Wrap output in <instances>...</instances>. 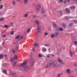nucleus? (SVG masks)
I'll list each match as a JSON object with an SVG mask.
<instances>
[{
    "label": "nucleus",
    "instance_id": "nucleus-8",
    "mask_svg": "<svg viewBox=\"0 0 77 77\" xmlns=\"http://www.w3.org/2000/svg\"><path fill=\"white\" fill-rule=\"evenodd\" d=\"M13 59L14 60H17L18 59V57L17 55H15L13 57Z\"/></svg>",
    "mask_w": 77,
    "mask_h": 77
},
{
    "label": "nucleus",
    "instance_id": "nucleus-38",
    "mask_svg": "<svg viewBox=\"0 0 77 77\" xmlns=\"http://www.w3.org/2000/svg\"><path fill=\"white\" fill-rule=\"evenodd\" d=\"M19 48V46L18 45L17 46L16 48H15V49L16 50H18Z\"/></svg>",
    "mask_w": 77,
    "mask_h": 77
},
{
    "label": "nucleus",
    "instance_id": "nucleus-25",
    "mask_svg": "<svg viewBox=\"0 0 77 77\" xmlns=\"http://www.w3.org/2000/svg\"><path fill=\"white\" fill-rule=\"evenodd\" d=\"M16 63H17L16 62V61H15L14 63L13 64V66H15Z\"/></svg>",
    "mask_w": 77,
    "mask_h": 77
},
{
    "label": "nucleus",
    "instance_id": "nucleus-7",
    "mask_svg": "<svg viewBox=\"0 0 77 77\" xmlns=\"http://www.w3.org/2000/svg\"><path fill=\"white\" fill-rule=\"evenodd\" d=\"M40 29H41V26H37V28L38 33H39V32L41 31V30H40Z\"/></svg>",
    "mask_w": 77,
    "mask_h": 77
},
{
    "label": "nucleus",
    "instance_id": "nucleus-42",
    "mask_svg": "<svg viewBox=\"0 0 77 77\" xmlns=\"http://www.w3.org/2000/svg\"><path fill=\"white\" fill-rule=\"evenodd\" d=\"M74 43L75 45H77V42L76 41H74Z\"/></svg>",
    "mask_w": 77,
    "mask_h": 77
},
{
    "label": "nucleus",
    "instance_id": "nucleus-24",
    "mask_svg": "<svg viewBox=\"0 0 77 77\" xmlns=\"http://www.w3.org/2000/svg\"><path fill=\"white\" fill-rule=\"evenodd\" d=\"M14 33V31H11L10 32V34L11 35H13Z\"/></svg>",
    "mask_w": 77,
    "mask_h": 77
},
{
    "label": "nucleus",
    "instance_id": "nucleus-58",
    "mask_svg": "<svg viewBox=\"0 0 77 77\" xmlns=\"http://www.w3.org/2000/svg\"><path fill=\"white\" fill-rule=\"evenodd\" d=\"M32 51L34 52L35 51V48H33V49H32Z\"/></svg>",
    "mask_w": 77,
    "mask_h": 77
},
{
    "label": "nucleus",
    "instance_id": "nucleus-30",
    "mask_svg": "<svg viewBox=\"0 0 77 77\" xmlns=\"http://www.w3.org/2000/svg\"><path fill=\"white\" fill-rule=\"evenodd\" d=\"M62 26L63 27V28H64L65 29L66 28V26L65 25V24H63Z\"/></svg>",
    "mask_w": 77,
    "mask_h": 77
},
{
    "label": "nucleus",
    "instance_id": "nucleus-61",
    "mask_svg": "<svg viewBox=\"0 0 77 77\" xmlns=\"http://www.w3.org/2000/svg\"><path fill=\"white\" fill-rule=\"evenodd\" d=\"M33 60V58H31V60H32H32Z\"/></svg>",
    "mask_w": 77,
    "mask_h": 77
},
{
    "label": "nucleus",
    "instance_id": "nucleus-35",
    "mask_svg": "<svg viewBox=\"0 0 77 77\" xmlns=\"http://www.w3.org/2000/svg\"><path fill=\"white\" fill-rule=\"evenodd\" d=\"M37 7H38L37 6H36L35 8V10L36 11H40V9H38V8H37Z\"/></svg>",
    "mask_w": 77,
    "mask_h": 77
},
{
    "label": "nucleus",
    "instance_id": "nucleus-59",
    "mask_svg": "<svg viewBox=\"0 0 77 77\" xmlns=\"http://www.w3.org/2000/svg\"><path fill=\"white\" fill-rule=\"evenodd\" d=\"M52 56L53 57H54V54H52Z\"/></svg>",
    "mask_w": 77,
    "mask_h": 77
},
{
    "label": "nucleus",
    "instance_id": "nucleus-36",
    "mask_svg": "<svg viewBox=\"0 0 77 77\" xmlns=\"http://www.w3.org/2000/svg\"><path fill=\"white\" fill-rule=\"evenodd\" d=\"M14 58H11L10 59V60L11 61V62H14Z\"/></svg>",
    "mask_w": 77,
    "mask_h": 77
},
{
    "label": "nucleus",
    "instance_id": "nucleus-10",
    "mask_svg": "<svg viewBox=\"0 0 77 77\" xmlns=\"http://www.w3.org/2000/svg\"><path fill=\"white\" fill-rule=\"evenodd\" d=\"M55 35L56 36H59V32L58 31H56L55 32Z\"/></svg>",
    "mask_w": 77,
    "mask_h": 77
},
{
    "label": "nucleus",
    "instance_id": "nucleus-54",
    "mask_svg": "<svg viewBox=\"0 0 77 77\" xmlns=\"http://www.w3.org/2000/svg\"><path fill=\"white\" fill-rule=\"evenodd\" d=\"M60 13L62 15V11H60Z\"/></svg>",
    "mask_w": 77,
    "mask_h": 77
},
{
    "label": "nucleus",
    "instance_id": "nucleus-12",
    "mask_svg": "<svg viewBox=\"0 0 77 77\" xmlns=\"http://www.w3.org/2000/svg\"><path fill=\"white\" fill-rule=\"evenodd\" d=\"M3 57H4V55H3V54H0V59H3Z\"/></svg>",
    "mask_w": 77,
    "mask_h": 77
},
{
    "label": "nucleus",
    "instance_id": "nucleus-20",
    "mask_svg": "<svg viewBox=\"0 0 77 77\" xmlns=\"http://www.w3.org/2000/svg\"><path fill=\"white\" fill-rule=\"evenodd\" d=\"M69 54H70V56H71V57H72V52L71 51H69Z\"/></svg>",
    "mask_w": 77,
    "mask_h": 77
},
{
    "label": "nucleus",
    "instance_id": "nucleus-63",
    "mask_svg": "<svg viewBox=\"0 0 77 77\" xmlns=\"http://www.w3.org/2000/svg\"><path fill=\"white\" fill-rule=\"evenodd\" d=\"M13 23H11V24H13Z\"/></svg>",
    "mask_w": 77,
    "mask_h": 77
},
{
    "label": "nucleus",
    "instance_id": "nucleus-43",
    "mask_svg": "<svg viewBox=\"0 0 77 77\" xmlns=\"http://www.w3.org/2000/svg\"><path fill=\"white\" fill-rule=\"evenodd\" d=\"M27 15H28V14H26L24 15V17H27Z\"/></svg>",
    "mask_w": 77,
    "mask_h": 77
},
{
    "label": "nucleus",
    "instance_id": "nucleus-14",
    "mask_svg": "<svg viewBox=\"0 0 77 77\" xmlns=\"http://www.w3.org/2000/svg\"><path fill=\"white\" fill-rule=\"evenodd\" d=\"M69 71H70V69H69V68H68V69H67L66 71L67 73H70V72H69Z\"/></svg>",
    "mask_w": 77,
    "mask_h": 77
},
{
    "label": "nucleus",
    "instance_id": "nucleus-28",
    "mask_svg": "<svg viewBox=\"0 0 77 77\" xmlns=\"http://www.w3.org/2000/svg\"><path fill=\"white\" fill-rule=\"evenodd\" d=\"M12 52L14 54H15V50L14 49L12 50Z\"/></svg>",
    "mask_w": 77,
    "mask_h": 77
},
{
    "label": "nucleus",
    "instance_id": "nucleus-56",
    "mask_svg": "<svg viewBox=\"0 0 77 77\" xmlns=\"http://www.w3.org/2000/svg\"><path fill=\"white\" fill-rule=\"evenodd\" d=\"M39 11H36V13H38V12H39Z\"/></svg>",
    "mask_w": 77,
    "mask_h": 77
},
{
    "label": "nucleus",
    "instance_id": "nucleus-5",
    "mask_svg": "<svg viewBox=\"0 0 77 77\" xmlns=\"http://www.w3.org/2000/svg\"><path fill=\"white\" fill-rule=\"evenodd\" d=\"M53 66L54 67H59V66H60V64L58 63H54L53 65Z\"/></svg>",
    "mask_w": 77,
    "mask_h": 77
},
{
    "label": "nucleus",
    "instance_id": "nucleus-17",
    "mask_svg": "<svg viewBox=\"0 0 77 77\" xmlns=\"http://www.w3.org/2000/svg\"><path fill=\"white\" fill-rule=\"evenodd\" d=\"M50 45V43H49L48 44H45V46H46V47H47V46H49V45Z\"/></svg>",
    "mask_w": 77,
    "mask_h": 77
},
{
    "label": "nucleus",
    "instance_id": "nucleus-33",
    "mask_svg": "<svg viewBox=\"0 0 77 77\" xmlns=\"http://www.w3.org/2000/svg\"><path fill=\"white\" fill-rule=\"evenodd\" d=\"M12 75H13V76H15L14 77H17V75H16V74L14 73H13L12 74Z\"/></svg>",
    "mask_w": 77,
    "mask_h": 77
},
{
    "label": "nucleus",
    "instance_id": "nucleus-4",
    "mask_svg": "<svg viewBox=\"0 0 77 77\" xmlns=\"http://www.w3.org/2000/svg\"><path fill=\"white\" fill-rule=\"evenodd\" d=\"M57 60L59 62V63H61V64H65V63L62 62V60H61V59H60V58H58L57 59Z\"/></svg>",
    "mask_w": 77,
    "mask_h": 77
},
{
    "label": "nucleus",
    "instance_id": "nucleus-16",
    "mask_svg": "<svg viewBox=\"0 0 77 77\" xmlns=\"http://www.w3.org/2000/svg\"><path fill=\"white\" fill-rule=\"evenodd\" d=\"M42 50L43 51V52H45L46 51H47V50L46 49V48H43L42 49Z\"/></svg>",
    "mask_w": 77,
    "mask_h": 77
},
{
    "label": "nucleus",
    "instance_id": "nucleus-11",
    "mask_svg": "<svg viewBox=\"0 0 77 77\" xmlns=\"http://www.w3.org/2000/svg\"><path fill=\"white\" fill-rule=\"evenodd\" d=\"M41 14H44V8H43L42 9L41 11Z\"/></svg>",
    "mask_w": 77,
    "mask_h": 77
},
{
    "label": "nucleus",
    "instance_id": "nucleus-31",
    "mask_svg": "<svg viewBox=\"0 0 77 77\" xmlns=\"http://www.w3.org/2000/svg\"><path fill=\"white\" fill-rule=\"evenodd\" d=\"M72 25H73V23H70L69 24V26L70 27H71V26H72Z\"/></svg>",
    "mask_w": 77,
    "mask_h": 77
},
{
    "label": "nucleus",
    "instance_id": "nucleus-3",
    "mask_svg": "<svg viewBox=\"0 0 77 77\" xmlns=\"http://www.w3.org/2000/svg\"><path fill=\"white\" fill-rule=\"evenodd\" d=\"M54 62H56V61H54L53 63H49L47 64L46 66H45V68H50L51 66V64H53Z\"/></svg>",
    "mask_w": 77,
    "mask_h": 77
},
{
    "label": "nucleus",
    "instance_id": "nucleus-15",
    "mask_svg": "<svg viewBox=\"0 0 77 77\" xmlns=\"http://www.w3.org/2000/svg\"><path fill=\"white\" fill-rule=\"evenodd\" d=\"M70 9H75V6H71L70 7Z\"/></svg>",
    "mask_w": 77,
    "mask_h": 77
},
{
    "label": "nucleus",
    "instance_id": "nucleus-29",
    "mask_svg": "<svg viewBox=\"0 0 77 77\" xmlns=\"http://www.w3.org/2000/svg\"><path fill=\"white\" fill-rule=\"evenodd\" d=\"M30 28H29L27 30V33H29V32H30Z\"/></svg>",
    "mask_w": 77,
    "mask_h": 77
},
{
    "label": "nucleus",
    "instance_id": "nucleus-46",
    "mask_svg": "<svg viewBox=\"0 0 77 77\" xmlns=\"http://www.w3.org/2000/svg\"><path fill=\"white\" fill-rule=\"evenodd\" d=\"M4 26L5 27H6V28H8V27H9L7 25H5Z\"/></svg>",
    "mask_w": 77,
    "mask_h": 77
},
{
    "label": "nucleus",
    "instance_id": "nucleus-48",
    "mask_svg": "<svg viewBox=\"0 0 77 77\" xmlns=\"http://www.w3.org/2000/svg\"><path fill=\"white\" fill-rule=\"evenodd\" d=\"M38 7H39V8H41V5H40V4L38 5Z\"/></svg>",
    "mask_w": 77,
    "mask_h": 77
},
{
    "label": "nucleus",
    "instance_id": "nucleus-60",
    "mask_svg": "<svg viewBox=\"0 0 77 77\" xmlns=\"http://www.w3.org/2000/svg\"><path fill=\"white\" fill-rule=\"evenodd\" d=\"M38 37H39V36L37 35V36L36 37V38H38Z\"/></svg>",
    "mask_w": 77,
    "mask_h": 77
},
{
    "label": "nucleus",
    "instance_id": "nucleus-13",
    "mask_svg": "<svg viewBox=\"0 0 77 77\" xmlns=\"http://www.w3.org/2000/svg\"><path fill=\"white\" fill-rule=\"evenodd\" d=\"M72 53L75 55L76 54H77V51H73Z\"/></svg>",
    "mask_w": 77,
    "mask_h": 77
},
{
    "label": "nucleus",
    "instance_id": "nucleus-23",
    "mask_svg": "<svg viewBox=\"0 0 77 77\" xmlns=\"http://www.w3.org/2000/svg\"><path fill=\"white\" fill-rule=\"evenodd\" d=\"M20 35H19L17 36L16 37V39H20Z\"/></svg>",
    "mask_w": 77,
    "mask_h": 77
},
{
    "label": "nucleus",
    "instance_id": "nucleus-47",
    "mask_svg": "<svg viewBox=\"0 0 77 77\" xmlns=\"http://www.w3.org/2000/svg\"><path fill=\"white\" fill-rule=\"evenodd\" d=\"M3 5H2L0 6V9H2L3 8Z\"/></svg>",
    "mask_w": 77,
    "mask_h": 77
},
{
    "label": "nucleus",
    "instance_id": "nucleus-52",
    "mask_svg": "<svg viewBox=\"0 0 77 77\" xmlns=\"http://www.w3.org/2000/svg\"><path fill=\"white\" fill-rule=\"evenodd\" d=\"M63 0H60V2H63Z\"/></svg>",
    "mask_w": 77,
    "mask_h": 77
},
{
    "label": "nucleus",
    "instance_id": "nucleus-45",
    "mask_svg": "<svg viewBox=\"0 0 77 77\" xmlns=\"http://www.w3.org/2000/svg\"><path fill=\"white\" fill-rule=\"evenodd\" d=\"M74 23H77V20H75L73 21Z\"/></svg>",
    "mask_w": 77,
    "mask_h": 77
},
{
    "label": "nucleus",
    "instance_id": "nucleus-37",
    "mask_svg": "<svg viewBox=\"0 0 77 77\" xmlns=\"http://www.w3.org/2000/svg\"><path fill=\"white\" fill-rule=\"evenodd\" d=\"M27 0H25L24 1V3H25V4H27Z\"/></svg>",
    "mask_w": 77,
    "mask_h": 77
},
{
    "label": "nucleus",
    "instance_id": "nucleus-53",
    "mask_svg": "<svg viewBox=\"0 0 77 77\" xmlns=\"http://www.w3.org/2000/svg\"><path fill=\"white\" fill-rule=\"evenodd\" d=\"M63 3L64 4H66V1H64L63 2Z\"/></svg>",
    "mask_w": 77,
    "mask_h": 77
},
{
    "label": "nucleus",
    "instance_id": "nucleus-51",
    "mask_svg": "<svg viewBox=\"0 0 77 77\" xmlns=\"http://www.w3.org/2000/svg\"><path fill=\"white\" fill-rule=\"evenodd\" d=\"M70 1H71V0H66V2H69Z\"/></svg>",
    "mask_w": 77,
    "mask_h": 77
},
{
    "label": "nucleus",
    "instance_id": "nucleus-26",
    "mask_svg": "<svg viewBox=\"0 0 77 77\" xmlns=\"http://www.w3.org/2000/svg\"><path fill=\"white\" fill-rule=\"evenodd\" d=\"M59 31H62V30H63V28H62L60 27L59 29Z\"/></svg>",
    "mask_w": 77,
    "mask_h": 77
},
{
    "label": "nucleus",
    "instance_id": "nucleus-44",
    "mask_svg": "<svg viewBox=\"0 0 77 77\" xmlns=\"http://www.w3.org/2000/svg\"><path fill=\"white\" fill-rule=\"evenodd\" d=\"M15 2L13 1V4L14 5H15Z\"/></svg>",
    "mask_w": 77,
    "mask_h": 77
},
{
    "label": "nucleus",
    "instance_id": "nucleus-55",
    "mask_svg": "<svg viewBox=\"0 0 77 77\" xmlns=\"http://www.w3.org/2000/svg\"><path fill=\"white\" fill-rule=\"evenodd\" d=\"M74 66H77V64H74Z\"/></svg>",
    "mask_w": 77,
    "mask_h": 77
},
{
    "label": "nucleus",
    "instance_id": "nucleus-62",
    "mask_svg": "<svg viewBox=\"0 0 77 77\" xmlns=\"http://www.w3.org/2000/svg\"><path fill=\"white\" fill-rule=\"evenodd\" d=\"M5 57H6V56H7V55H6V54L5 55Z\"/></svg>",
    "mask_w": 77,
    "mask_h": 77
},
{
    "label": "nucleus",
    "instance_id": "nucleus-1",
    "mask_svg": "<svg viewBox=\"0 0 77 77\" xmlns=\"http://www.w3.org/2000/svg\"><path fill=\"white\" fill-rule=\"evenodd\" d=\"M24 70L25 72H28L29 70H30V67L28 66H25L24 68Z\"/></svg>",
    "mask_w": 77,
    "mask_h": 77
},
{
    "label": "nucleus",
    "instance_id": "nucleus-57",
    "mask_svg": "<svg viewBox=\"0 0 77 77\" xmlns=\"http://www.w3.org/2000/svg\"><path fill=\"white\" fill-rule=\"evenodd\" d=\"M5 36H6V35H3V38L5 37Z\"/></svg>",
    "mask_w": 77,
    "mask_h": 77
},
{
    "label": "nucleus",
    "instance_id": "nucleus-22",
    "mask_svg": "<svg viewBox=\"0 0 77 77\" xmlns=\"http://www.w3.org/2000/svg\"><path fill=\"white\" fill-rule=\"evenodd\" d=\"M53 25L54 27H55V28H57V26H56V24L55 23H53Z\"/></svg>",
    "mask_w": 77,
    "mask_h": 77
},
{
    "label": "nucleus",
    "instance_id": "nucleus-64",
    "mask_svg": "<svg viewBox=\"0 0 77 77\" xmlns=\"http://www.w3.org/2000/svg\"><path fill=\"white\" fill-rule=\"evenodd\" d=\"M25 34H26L27 33V32H26L25 33Z\"/></svg>",
    "mask_w": 77,
    "mask_h": 77
},
{
    "label": "nucleus",
    "instance_id": "nucleus-39",
    "mask_svg": "<svg viewBox=\"0 0 77 77\" xmlns=\"http://www.w3.org/2000/svg\"><path fill=\"white\" fill-rule=\"evenodd\" d=\"M38 57L40 58H41V57H42V55H41V54H38Z\"/></svg>",
    "mask_w": 77,
    "mask_h": 77
},
{
    "label": "nucleus",
    "instance_id": "nucleus-34",
    "mask_svg": "<svg viewBox=\"0 0 77 77\" xmlns=\"http://www.w3.org/2000/svg\"><path fill=\"white\" fill-rule=\"evenodd\" d=\"M68 18H69V17H64V19H65V20H68Z\"/></svg>",
    "mask_w": 77,
    "mask_h": 77
},
{
    "label": "nucleus",
    "instance_id": "nucleus-27",
    "mask_svg": "<svg viewBox=\"0 0 77 77\" xmlns=\"http://www.w3.org/2000/svg\"><path fill=\"white\" fill-rule=\"evenodd\" d=\"M35 61H33L32 63V66L34 65V64H35Z\"/></svg>",
    "mask_w": 77,
    "mask_h": 77
},
{
    "label": "nucleus",
    "instance_id": "nucleus-32",
    "mask_svg": "<svg viewBox=\"0 0 77 77\" xmlns=\"http://www.w3.org/2000/svg\"><path fill=\"white\" fill-rule=\"evenodd\" d=\"M5 19L4 18L2 17L0 19V21H3Z\"/></svg>",
    "mask_w": 77,
    "mask_h": 77
},
{
    "label": "nucleus",
    "instance_id": "nucleus-19",
    "mask_svg": "<svg viewBox=\"0 0 77 77\" xmlns=\"http://www.w3.org/2000/svg\"><path fill=\"white\" fill-rule=\"evenodd\" d=\"M3 73H4L5 74H7V72H6V70L4 69L3 70Z\"/></svg>",
    "mask_w": 77,
    "mask_h": 77
},
{
    "label": "nucleus",
    "instance_id": "nucleus-49",
    "mask_svg": "<svg viewBox=\"0 0 77 77\" xmlns=\"http://www.w3.org/2000/svg\"><path fill=\"white\" fill-rule=\"evenodd\" d=\"M60 74L58 73V75H57V77H60Z\"/></svg>",
    "mask_w": 77,
    "mask_h": 77
},
{
    "label": "nucleus",
    "instance_id": "nucleus-41",
    "mask_svg": "<svg viewBox=\"0 0 77 77\" xmlns=\"http://www.w3.org/2000/svg\"><path fill=\"white\" fill-rule=\"evenodd\" d=\"M23 38L24 39V38H25V37H24V36H22L20 37V39H23Z\"/></svg>",
    "mask_w": 77,
    "mask_h": 77
},
{
    "label": "nucleus",
    "instance_id": "nucleus-40",
    "mask_svg": "<svg viewBox=\"0 0 77 77\" xmlns=\"http://www.w3.org/2000/svg\"><path fill=\"white\" fill-rule=\"evenodd\" d=\"M55 36V35H54V34H53L51 35V37L52 38H54V37Z\"/></svg>",
    "mask_w": 77,
    "mask_h": 77
},
{
    "label": "nucleus",
    "instance_id": "nucleus-18",
    "mask_svg": "<svg viewBox=\"0 0 77 77\" xmlns=\"http://www.w3.org/2000/svg\"><path fill=\"white\" fill-rule=\"evenodd\" d=\"M50 57V54H48L46 55L47 58H49Z\"/></svg>",
    "mask_w": 77,
    "mask_h": 77
},
{
    "label": "nucleus",
    "instance_id": "nucleus-6",
    "mask_svg": "<svg viewBox=\"0 0 77 77\" xmlns=\"http://www.w3.org/2000/svg\"><path fill=\"white\" fill-rule=\"evenodd\" d=\"M38 42V40L37 39H36L35 40V47H37L38 46V45H39V44L38 43H36L37 42Z\"/></svg>",
    "mask_w": 77,
    "mask_h": 77
},
{
    "label": "nucleus",
    "instance_id": "nucleus-50",
    "mask_svg": "<svg viewBox=\"0 0 77 77\" xmlns=\"http://www.w3.org/2000/svg\"><path fill=\"white\" fill-rule=\"evenodd\" d=\"M45 35H48V33L47 32H45Z\"/></svg>",
    "mask_w": 77,
    "mask_h": 77
},
{
    "label": "nucleus",
    "instance_id": "nucleus-9",
    "mask_svg": "<svg viewBox=\"0 0 77 77\" xmlns=\"http://www.w3.org/2000/svg\"><path fill=\"white\" fill-rule=\"evenodd\" d=\"M65 11L66 13H68V14H69L70 13V11L69 9L68 8H66L65 9Z\"/></svg>",
    "mask_w": 77,
    "mask_h": 77
},
{
    "label": "nucleus",
    "instance_id": "nucleus-2",
    "mask_svg": "<svg viewBox=\"0 0 77 77\" xmlns=\"http://www.w3.org/2000/svg\"><path fill=\"white\" fill-rule=\"evenodd\" d=\"M27 61H26L25 62L23 63H21L20 64V66H24L27 65Z\"/></svg>",
    "mask_w": 77,
    "mask_h": 77
},
{
    "label": "nucleus",
    "instance_id": "nucleus-21",
    "mask_svg": "<svg viewBox=\"0 0 77 77\" xmlns=\"http://www.w3.org/2000/svg\"><path fill=\"white\" fill-rule=\"evenodd\" d=\"M35 23H37V25H38V26L39 24V22L38 20L35 21Z\"/></svg>",
    "mask_w": 77,
    "mask_h": 77
}]
</instances>
